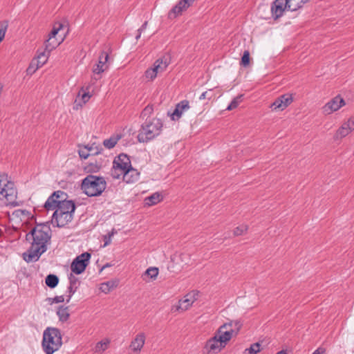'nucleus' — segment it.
Returning <instances> with one entry per match:
<instances>
[{
  "instance_id": "obj_30",
  "label": "nucleus",
  "mask_w": 354,
  "mask_h": 354,
  "mask_svg": "<svg viewBox=\"0 0 354 354\" xmlns=\"http://www.w3.org/2000/svg\"><path fill=\"white\" fill-rule=\"evenodd\" d=\"M57 315L62 322H66L70 316L68 307L60 306L57 310Z\"/></svg>"
},
{
  "instance_id": "obj_37",
  "label": "nucleus",
  "mask_w": 354,
  "mask_h": 354,
  "mask_svg": "<svg viewBox=\"0 0 354 354\" xmlns=\"http://www.w3.org/2000/svg\"><path fill=\"white\" fill-rule=\"evenodd\" d=\"M159 270L156 267H150L145 272V275L150 277L151 279L154 280L156 279L158 274Z\"/></svg>"
},
{
  "instance_id": "obj_25",
  "label": "nucleus",
  "mask_w": 354,
  "mask_h": 354,
  "mask_svg": "<svg viewBox=\"0 0 354 354\" xmlns=\"http://www.w3.org/2000/svg\"><path fill=\"white\" fill-rule=\"evenodd\" d=\"M91 97V95L89 93V92L85 91L84 88H82L79 91L77 96L76 97L75 104L76 106H82L89 100Z\"/></svg>"
},
{
  "instance_id": "obj_49",
  "label": "nucleus",
  "mask_w": 354,
  "mask_h": 354,
  "mask_svg": "<svg viewBox=\"0 0 354 354\" xmlns=\"http://www.w3.org/2000/svg\"><path fill=\"white\" fill-rule=\"evenodd\" d=\"M55 192H59L57 196H55V198L57 199L56 201H62V200H66V194L63 191H56Z\"/></svg>"
},
{
  "instance_id": "obj_11",
  "label": "nucleus",
  "mask_w": 354,
  "mask_h": 354,
  "mask_svg": "<svg viewBox=\"0 0 354 354\" xmlns=\"http://www.w3.org/2000/svg\"><path fill=\"white\" fill-rule=\"evenodd\" d=\"M73 214L65 213L61 210H55L53 214V221L56 223L59 227L66 225L69 222L73 220Z\"/></svg>"
},
{
  "instance_id": "obj_13",
  "label": "nucleus",
  "mask_w": 354,
  "mask_h": 354,
  "mask_svg": "<svg viewBox=\"0 0 354 354\" xmlns=\"http://www.w3.org/2000/svg\"><path fill=\"white\" fill-rule=\"evenodd\" d=\"M271 12L274 19L282 16L283 12L288 10V0H275L271 6Z\"/></svg>"
},
{
  "instance_id": "obj_46",
  "label": "nucleus",
  "mask_w": 354,
  "mask_h": 354,
  "mask_svg": "<svg viewBox=\"0 0 354 354\" xmlns=\"http://www.w3.org/2000/svg\"><path fill=\"white\" fill-rule=\"evenodd\" d=\"M62 24H59L58 27L54 26L51 32L48 35V39H55V36L59 31V30L62 28Z\"/></svg>"
},
{
  "instance_id": "obj_53",
  "label": "nucleus",
  "mask_w": 354,
  "mask_h": 354,
  "mask_svg": "<svg viewBox=\"0 0 354 354\" xmlns=\"http://www.w3.org/2000/svg\"><path fill=\"white\" fill-rule=\"evenodd\" d=\"M187 3H189V6L192 5L195 0H185Z\"/></svg>"
},
{
  "instance_id": "obj_34",
  "label": "nucleus",
  "mask_w": 354,
  "mask_h": 354,
  "mask_svg": "<svg viewBox=\"0 0 354 354\" xmlns=\"http://www.w3.org/2000/svg\"><path fill=\"white\" fill-rule=\"evenodd\" d=\"M114 287H115V283L113 282V281H107V282H105V283H102L100 286V290L105 293V294H107L109 293L112 289L114 288Z\"/></svg>"
},
{
  "instance_id": "obj_40",
  "label": "nucleus",
  "mask_w": 354,
  "mask_h": 354,
  "mask_svg": "<svg viewBox=\"0 0 354 354\" xmlns=\"http://www.w3.org/2000/svg\"><path fill=\"white\" fill-rule=\"evenodd\" d=\"M153 112V107L151 105H147L142 111L141 117L144 119H149V116Z\"/></svg>"
},
{
  "instance_id": "obj_32",
  "label": "nucleus",
  "mask_w": 354,
  "mask_h": 354,
  "mask_svg": "<svg viewBox=\"0 0 354 354\" xmlns=\"http://www.w3.org/2000/svg\"><path fill=\"white\" fill-rule=\"evenodd\" d=\"M109 342H110L109 340L107 339L97 342L94 348L95 352V353L104 352L105 350L107 349Z\"/></svg>"
},
{
  "instance_id": "obj_31",
  "label": "nucleus",
  "mask_w": 354,
  "mask_h": 354,
  "mask_svg": "<svg viewBox=\"0 0 354 354\" xmlns=\"http://www.w3.org/2000/svg\"><path fill=\"white\" fill-rule=\"evenodd\" d=\"M46 285L50 288H55L59 283V278L57 275L50 274L45 279Z\"/></svg>"
},
{
  "instance_id": "obj_26",
  "label": "nucleus",
  "mask_w": 354,
  "mask_h": 354,
  "mask_svg": "<svg viewBox=\"0 0 354 354\" xmlns=\"http://www.w3.org/2000/svg\"><path fill=\"white\" fill-rule=\"evenodd\" d=\"M50 53L44 50L43 51H38L37 57L35 60L36 63L35 69H38L41 67L48 60Z\"/></svg>"
},
{
  "instance_id": "obj_7",
  "label": "nucleus",
  "mask_w": 354,
  "mask_h": 354,
  "mask_svg": "<svg viewBox=\"0 0 354 354\" xmlns=\"http://www.w3.org/2000/svg\"><path fill=\"white\" fill-rule=\"evenodd\" d=\"M91 257L88 252H84L77 256L71 263V271L76 274H82L88 266Z\"/></svg>"
},
{
  "instance_id": "obj_24",
  "label": "nucleus",
  "mask_w": 354,
  "mask_h": 354,
  "mask_svg": "<svg viewBox=\"0 0 354 354\" xmlns=\"http://www.w3.org/2000/svg\"><path fill=\"white\" fill-rule=\"evenodd\" d=\"M59 192H53L45 202L44 207L47 210L56 209L61 203V201H56L55 196H57Z\"/></svg>"
},
{
  "instance_id": "obj_47",
  "label": "nucleus",
  "mask_w": 354,
  "mask_h": 354,
  "mask_svg": "<svg viewBox=\"0 0 354 354\" xmlns=\"http://www.w3.org/2000/svg\"><path fill=\"white\" fill-rule=\"evenodd\" d=\"M47 300L48 301V302L52 304H54V303H62L64 302V297L63 295H60V296H56L53 298H48Z\"/></svg>"
},
{
  "instance_id": "obj_12",
  "label": "nucleus",
  "mask_w": 354,
  "mask_h": 354,
  "mask_svg": "<svg viewBox=\"0 0 354 354\" xmlns=\"http://www.w3.org/2000/svg\"><path fill=\"white\" fill-rule=\"evenodd\" d=\"M354 129V117L351 118L347 122L343 123L335 134V139H340L346 137Z\"/></svg>"
},
{
  "instance_id": "obj_8",
  "label": "nucleus",
  "mask_w": 354,
  "mask_h": 354,
  "mask_svg": "<svg viewBox=\"0 0 354 354\" xmlns=\"http://www.w3.org/2000/svg\"><path fill=\"white\" fill-rule=\"evenodd\" d=\"M229 326H230V324H223L214 334L218 339V341H220V345H222V346H225L233 335H236L232 328H230Z\"/></svg>"
},
{
  "instance_id": "obj_18",
  "label": "nucleus",
  "mask_w": 354,
  "mask_h": 354,
  "mask_svg": "<svg viewBox=\"0 0 354 354\" xmlns=\"http://www.w3.org/2000/svg\"><path fill=\"white\" fill-rule=\"evenodd\" d=\"M122 176L123 180L127 183H134L138 180L140 172L132 167L120 173V177Z\"/></svg>"
},
{
  "instance_id": "obj_19",
  "label": "nucleus",
  "mask_w": 354,
  "mask_h": 354,
  "mask_svg": "<svg viewBox=\"0 0 354 354\" xmlns=\"http://www.w3.org/2000/svg\"><path fill=\"white\" fill-rule=\"evenodd\" d=\"M189 7V3L185 0H180L179 2L169 11L168 14L169 18H176L177 16L181 15L182 12L184 10H186Z\"/></svg>"
},
{
  "instance_id": "obj_44",
  "label": "nucleus",
  "mask_w": 354,
  "mask_h": 354,
  "mask_svg": "<svg viewBox=\"0 0 354 354\" xmlns=\"http://www.w3.org/2000/svg\"><path fill=\"white\" fill-rule=\"evenodd\" d=\"M241 65L246 67L250 64V52L248 50H245L243 52V56L241 60Z\"/></svg>"
},
{
  "instance_id": "obj_55",
  "label": "nucleus",
  "mask_w": 354,
  "mask_h": 354,
  "mask_svg": "<svg viewBox=\"0 0 354 354\" xmlns=\"http://www.w3.org/2000/svg\"><path fill=\"white\" fill-rule=\"evenodd\" d=\"M110 265L109 263H106L105 266H103L102 269L106 268V267H109Z\"/></svg>"
},
{
  "instance_id": "obj_15",
  "label": "nucleus",
  "mask_w": 354,
  "mask_h": 354,
  "mask_svg": "<svg viewBox=\"0 0 354 354\" xmlns=\"http://www.w3.org/2000/svg\"><path fill=\"white\" fill-rule=\"evenodd\" d=\"M224 347L225 346L220 345V341H218L216 336L214 335V337L206 342L203 350L207 354L211 353H217Z\"/></svg>"
},
{
  "instance_id": "obj_3",
  "label": "nucleus",
  "mask_w": 354,
  "mask_h": 354,
  "mask_svg": "<svg viewBox=\"0 0 354 354\" xmlns=\"http://www.w3.org/2000/svg\"><path fill=\"white\" fill-rule=\"evenodd\" d=\"M62 345L60 330L57 328L48 327L43 333L41 346L46 354H53Z\"/></svg>"
},
{
  "instance_id": "obj_9",
  "label": "nucleus",
  "mask_w": 354,
  "mask_h": 354,
  "mask_svg": "<svg viewBox=\"0 0 354 354\" xmlns=\"http://www.w3.org/2000/svg\"><path fill=\"white\" fill-rule=\"evenodd\" d=\"M293 102L292 95L290 93L283 94L277 97L270 105L272 110L283 111Z\"/></svg>"
},
{
  "instance_id": "obj_41",
  "label": "nucleus",
  "mask_w": 354,
  "mask_h": 354,
  "mask_svg": "<svg viewBox=\"0 0 354 354\" xmlns=\"http://www.w3.org/2000/svg\"><path fill=\"white\" fill-rule=\"evenodd\" d=\"M215 97V95L214 94V91L213 89H209L208 91H206L205 92H203L199 97V100H211L212 99L214 98Z\"/></svg>"
},
{
  "instance_id": "obj_16",
  "label": "nucleus",
  "mask_w": 354,
  "mask_h": 354,
  "mask_svg": "<svg viewBox=\"0 0 354 354\" xmlns=\"http://www.w3.org/2000/svg\"><path fill=\"white\" fill-rule=\"evenodd\" d=\"M146 340L144 333H138L130 343L129 348L134 353H138L143 348Z\"/></svg>"
},
{
  "instance_id": "obj_28",
  "label": "nucleus",
  "mask_w": 354,
  "mask_h": 354,
  "mask_svg": "<svg viewBox=\"0 0 354 354\" xmlns=\"http://www.w3.org/2000/svg\"><path fill=\"white\" fill-rule=\"evenodd\" d=\"M162 196L158 192H155L145 199V205L152 206L160 203L162 200Z\"/></svg>"
},
{
  "instance_id": "obj_20",
  "label": "nucleus",
  "mask_w": 354,
  "mask_h": 354,
  "mask_svg": "<svg viewBox=\"0 0 354 354\" xmlns=\"http://www.w3.org/2000/svg\"><path fill=\"white\" fill-rule=\"evenodd\" d=\"M189 109V102L187 100H183L178 103L174 112L171 114V119L173 120H178L182 115L183 113Z\"/></svg>"
},
{
  "instance_id": "obj_38",
  "label": "nucleus",
  "mask_w": 354,
  "mask_h": 354,
  "mask_svg": "<svg viewBox=\"0 0 354 354\" xmlns=\"http://www.w3.org/2000/svg\"><path fill=\"white\" fill-rule=\"evenodd\" d=\"M242 97L243 95H239L234 97L227 107V110L230 111L236 109L239 106V103L241 102Z\"/></svg>"
},
{
  "instance_id": "obj_29",
  "label": "nucleus",
  "mask_w": 354,
  "mask_h": 354,
  "mask_svg": "<svg viewBox=\"0 0 354 354\" xmlns=\"http://www.w3.org/2000/svg\"><path fill=\"white\" fill-rule=\"evenodd\" d=\"M122 136L117 134L115 136H112L108 139H105L103 141V145L109 149L113 148L118 142L121 139Z\"/></svg>"
},
{
  "instance_id": "obj_39",
  "label": "nucleus",
  "mask_w": 354,
  "mask_h": 354,
  "mask_svg": "<svg viewBox=\"0 0 354 354\" xmlns=\"http://www.w3.org/2000/svg\"><path fill=\"white\" fill-rule=\"evenodd\" d=\"M8 27V21L5 20L0 22V42L4 39Z\"/></svg>"
},
{
  "instance_id": "obj_21",
  "label": "nucleus",
  "mask_w": 354,
  "mask_h": 354,
  "mask_svg": "<svg viewBox=\"0 0 354 354\" xmlns=\"http://www.w3.org/2000/svg\"><path fill=\"white\" fill-rule=\"evenodd\" d=\"M69 286L68 287V299H66V302H69L70 299H71L73 294L77 291L79 286H80V281L78 279L75 277L72 273L69 275Z\"/></svg>"
},
{
  "instance_id": "obj_5",
  "label": "nucleus",
  "mask_w": 354,
  "mask_h": 354,
  "mask_svg": "<svg viewBox=\"0 0 354 354\" xmlns=\"http://www.w3.org/2000/svg\"><path fill=\"white\" fill-rule=\"evenodd\" d=\"M0 199H5L6 205L15 207L18 205L17 202V190L15 183L8 179L5 174H0Z\"/></svg>"
},
{
  "instance_id": "obj_45",
  "label": "nucleus",
  "mask_w": 354,
  "mask_h": 354,
  "mask_svg": "<svg viewBox=\"0 0 354 354\" xmlns=\"http://www.w3.org/2000/svg\"><path fill=\"white\" fill-rule=\"evenodd\" d=\"M93 149L92 147H91L89 148L85 147L84 149H80L79 150V156L82 159H86L90 155L88 151H93Z\"/></svg>"
},
{
  "instance_id": "obj_14",
  "label": "nucleus",
  "mask_w": 354,
  "mask_h": 354,
  "mask_svg": "<svg viewBox=\"0 0 354 354\" xmlns=\"http://www.w3.org/2000/svg\"><path fill=\"white\" fill-rule=\"evenodd\" d=\"M196 298L191 293L186 295L183 299H180L178 301V305L172 306L171 310L173 312L176 311H185L189 309L190 306L195 301Z\"/></svg>"
},
{
  "instance_id": "obj_52",
  "label": "nucleus",
  "mask_w": 354,
  "mask_h": 354,
  "mask_svg": "<svg viewBox=\"0 0 354 354\" xmlns=\"http://www.w3.org/2000/svg\"><path fill=\"white\" fill-rule=\"evenodd\" d=\"M102 150H103V149H102V148H100V150H98V149H97L96 151H95V152H92V154H93V155L99 154V153H101V151H102Z\"/></svg>"
},
{
  "instance_id": "obj_51",
  "label": "nucleus",
  "mask_w": 354,
  "mask_h": 354,
  "mask_svg": "<svg viewBox=\"0 0 354 354\" xmlns=\"http://www.w3.org/2000/svg\"><path fill=\"white\" fill-rule=\"evenodd\" d=\"M313 354H324V350L323 349H321V348H318L317 350H315Z\"/></svg>"
},
{
  "instance_id": "obj_57",
  "label": "nucleus",
  "mask_w": 354,
  "mask_h": 354,
  "mask_svg": "<svg viewBox=\"0 0 354 354\" xmlns=\"http://www.w3.org/2000/svg\"><path fill=\"white\" fill-rule=\"evenodd\" d=\"M113 234V233L112 232L111 234H109V238Z\"/></svg>"
},
{
  "instance_id": "obj_23",
  "label": "nucleus",
  "mask_w": 354,
  "mask_h": 354,
  "mask_svg": "<svg viewBox=\"0 0 354 354\" xmlns=\"http://www.w3.org/2000/svg\"><path fill=\"white\" fill-rule=\"evenodd\" d=\"M75 207V204L73 201L62 200L55 210H61V212H65V213L74 214Z\"/></svg>"
},
{
  "instance_id": "obj_1",
  "label": "nucleus",
  "mask_w": 354,
  "mask_h": 354,
  "mask_svg": "<svg viewBox=\"0 0 354 354\" xmlns=\"http://www.w3.org/2000/svg\"><path fill=\"white\" fill-rule=\"evenodd\" d=\"M51 230L48 223H37L26 235V240L30 246L22 254V258L26 263L36 262L48 250L50 243Z\"/></svg>"
},
{
  "instance_id": "obj_50",
  "label": "nucleus",
  "mask_w": 354,
  "mask_h": 354,
  "mask_svg": "<svg viewBox=\"0 0 354 354\" xmlns=\"http://www.w3.org/2000/svg\"><path fill=\"white\" fill-rule=\"evenodd\" d=\"M35 67H36V63H35V60H32L31 62L30 66L27 68V73L29 74H32L37 70V69H35Z\"/></svg>"
},
{
  "instance_id": "obj_27",
  "label": "nucleus",
  "mask_w": 354,
  "mask_h": 354,
  "mask_svg": "<svg viewBox=\"0 0 354 354\" xmlns=\"http://www.w3.org/2000/svg\"><path fill=\"white\" fill-rule=\"evenodd\" d=\"M310 0H288V10L296 11Z\"/></svg>"
},
{
  "instance_id": "obj_22",
  "label": "nucleus",
  "mask_w": 354,
  "mask_h": 354,
  "mask_svg": "<svg viewBox=\"0 0 354 354\" xmlns=\"http://www.w3.org/2000/svg\"><path fill=\"white\" fill-rule=\"evenodd\" d=\"M170 64V58L169 56H163L158 59L153 66L155 68L158 73L164 72Z\"/></svg>"
},
{
  "instance_id": "obj_6",
  "label": "nucleus",
  "mask_w": 354,
  "mask_h": 354,
  "mask_svg": "<svg viewBox=\"0 0 354 354\" xmlns=\"http://www.w3.org/2000/svg\"><path fill=\"white\" fill-rule=\"evenodd\" d=\"M129 157L125 153L118 155L113 162V167L111 170V175L115 179L120 178V173L131 167Z\"/></svg>"
},
{
  "instance_id": "obj_36",
  "label": "nucleus",
  "mask_w": 354,
  "mask_h": 354,
  "mask_svg": "<svg viewBox=\"0 0 354 354\" xmlns=\"http://www.w3.org/2000/svg\"><path fill=\"white\" fill-rule=\"evenodd\" d=\"M226 324H230L229 326L230 328H232L233 331H234L235 335H237L239 331L240 330L242 323L239 320H232L230 322L225 323Z\"/></svg>"
},
{
  "instance_id": "obj_56",
  "label": "nucleus",
  "mask_w": 354,
  "mask_h": 354,
  "mask_svg": "<svg viewBox=\"0 0 354 354\" xmlns=\"http://www.w3.org/2000/svg\"><path fill=\"white\" fill-rule=\"evenodd\" d=\"M108 244H109V241H105V243H104V245H108Z\"/></svg>"
},
{
  "instance_id": "obj_2",
  "label": "nucleus",
  "mask_w": 354,
  "mask_h": 354,
  "mask_svg": "<svg viewBox=\"0 0 354 354\" xmlns=\"http://www.w3.org/2000/svg\"><path fill=\"white\" fill-rule=\"evenodd\" d=\"M163 122L157 118L146 119L141 125L137 138L140 142H148L158 136L162 130Z\"/></svg>"
},
{
  "instance_id": "obj_4",
  "label": "nucleus",
  "mask_w": 354,
  "mask_h": 354,
  "mask_svg": "<svg viewBox=\"0 0 354 354\" xmlns=\"http://www.w3.org/2000/svg\"><path fill=\"white\" fill-rule=\"evenodd\" d=\"M106 182L104 177L88 175L82 180L81 188L89 197L98 196L105 190Z\"/></svg>"
},
{
  "instance_id": "obj_42",
  "label": "nucleus",
  "mask_w": 354,
  "mask_h": 354,
  "mask_svg": "<svg viewBox=\"0 0 354 354\" xmlns=\"http://www.w3.org/2000/svg\"><path fill=\"white\" fill-rule=\"evenodd\" d=\"M145 77L147 79H149L150 80H154L157 75L158 74V72L156 71L155 68L153 66L150 68H148L145 71Z\"/></svg>"
},
{
  "instance_id": "obj_35",
  "label": "nucleus",
  "mask_w": 354,
  "mask_h": 354,
  "mask_svg": "<svg viewBox=\"0 0 354 354\" xmlns=\"http://www.w3.org/2000/svg\"><path fill=\"white\" fill-rule=\"evenodd\" d=\"M261 351V344L258 342L252 344L250 348H246L244 354H257Z\"/></svg>"
},
{
  "instance_id": "obj_17",
  "label": "nucleus",
  "mask_w": 354,
  "mask_h": 354,
  "mask_svg": "<svg viewBox=\"0 0 354 354\" xmlns=\"http://www.w3.org/2000/svg\"><path fill=\"white\" fill-rule=\"evenodd\" d=\"M109 58V53L106 51H102L99 56L98 63L93 68V72L98 75L106 71L108 68L107 62Z\"/></svg>"
},
{
  "instance_id": "obj_10",
  "label": "nucleus",
  "mask_w": 354,
  "mask_h": 354,
  "mask_svg": "<svg viewBox=\"0 0 354 354\" xmlns=\"http://www.w3.org/2000/svg\"><path fill=\"white\" fill-rule=\"evenodd\" d=\"M345 105V102L339 95H337L327 102L323 106V112L325 114H330L334 111L339 110L341 107Z\"/></svg>"
},
{
  "instance_id": "obj_33",
  "label": "nucleus",
  "mask_w": 354,
  "mask_h": 354,
  "mask_svg": "<svg viewBox=\"0 0 354 354\" xmlns=\"http://www.w3.org/2000/svg\"><path fill=\"white\" fill-rule=\"evenodd\" d=\"M59 44V42L57 41L56 39H48L45 41V48H44V50H46L48 53H50Z\"/></svg>"
},
{
  "instance_id": "obj_48",
  "label": "nucleus",
  "mask_w": 354,
  "mask_h": 354,
  "mask_svg": "<svg viewBox=\"0 0 354 354\" xmlns=\"http://www.w3.org/2000/svg\"><path fill=\"white\" fill-rule=\"evenodd\" d=\"M147 21H145L144 24L141 26V27L138 30V34L136 36V39L138 40L143 31H145L147 26Z\"/></svg>"
},
{
  "instance_id": "obj_43",
  "label": "nucleus",
  "mask_w": 354,
  "mask_h": 354,
  "mask_svg": "<svg viewBox=\"0 0 354 354\" xmlns=\"http://www.w3.org/2000/svg\"><path fill=\"white\" fill-rule=\"evenodd\" d=\"M248 230V226L247 225H241L234 230V235L236 236H241L245 233Z\"/></svg>"
},
{
  "instance_id": "obj_54",
  "label": "nucleus",
  "mask_w": 354,
  "mask_h": 354,
  "mask_svg": "<svg viewBox=\"0 0 354 354\" xmlns=\"http://www.w3.org/2000/svg\"><path fill=\"white\" fill-rule=\"evenodd\" d=\"M277 354H287L286 351L284 350L279 351Z\"/></svg>"
}]
</instances>
